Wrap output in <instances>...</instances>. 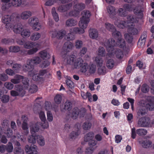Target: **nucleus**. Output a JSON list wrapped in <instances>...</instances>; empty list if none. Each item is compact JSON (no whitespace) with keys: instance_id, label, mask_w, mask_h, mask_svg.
<instances>
[{"instance_id":"64","label":"nucleus","mask_w":154,"mask_h":154,"mask_svg":"<svg viewBox=\"0 0 154 154\" xmlns=\"http://www.w3.org/2000/svg\"><path fill=\"white\" fill-rule=\"evenodd\" d=\"M83 45L82 42L79 40H77L75 43V46L76 48L79 49Z\"/></svg>"},{"instance_id":"34","label":"nucleus","mask_w":154,"mask_h":154,"mask_svg":"<svg viewBox=\"0 0 154 154\" xmlns=\"http://www.w3.org/2000/svg\"><path fill=\"white\" fill-rule=\"evenodd\" d=\"M95 62L97 66H101L103 63V60L101 56H98L96 57Z\"/></svg>"},{"instance_id":"26","label":"nucleus","mask_w":154,"mask_h":154,"mask_svg":"<svg viewBox=\"0 0 154 154\" xmlns=\"http://www.w3.org/2000/svg\"><path fill=\"white\" fill-rule=\"evenodd\" d=\"M72 103L69 100H67L64 105V109L68 111H70L72 108Z\"/></svg>"},{"instance_id":"51","label":"nucleus","mask_w":154,"mask_h":154,"mask_svg":"<svg viewBox=\"0 0 154 154\" xmlns=\"http://www.w3.org/2000/svg\"><path fill=\"white\" fill-rule=\"evenodd\" d=\"M5 133L8 138L11 137L13 134V131L10 128H7V130L5 131Z\"/></svg>"},{"instance_id":"56","label":"nucleus","mask_w":154,"mask_h":154,"mask_svg":"<svg viewBox=\"0 0 154 154\" xmlns=\"http://www.w3.org/2000/svg\"><path fill=\"white\" fill-rule=\"evenodd\" d=\"M80 11L81 10H71L69 12V15L75 17H77L79 14Z\"/></svg>"},{"instance_id":"16","label":"nucleus","mask_w":154,"mask_h":154,"mask_svg":"<svg viewBox=\"0 0 154 154\" xmlns=\"http://www.w3.org/2000/svg\"><path fill=\"white\" fill-rule=\"evenodd\" d=\"M89 35L90 38L93 39H96L98 36L97 30L94 28H91L89 30Z\"/></svg>"},{"instance_id":"2","label":"nucleus","mask_w":154,"mask_h":154,"mask_svg":"<svg viewBox=\"0 0 154 154\" xmlns=\"http://www.w3.org/2000/svg\"><path fill=\"white\" fill-rule=\"evenodd\" d=\"M112 35L117 39L116 44V45L120 48H124L126 46V42L124 39L122 38L121 34L120 32L116 31L112 32ZM106 48L110 54H112L114 53V47L116 46L115 41L114 39H111V41L108 40L107 43L105 44Z\"/></svg>"},{"instance_id":"41","label":"nucleus","mask_w":154,"mask_h":154,"mask_svg":"<svg viewBox=\"0 0 154 154\" xmlns=\"http://www.w3.org/2000/svg\"><path fill=\"white\" fill-rule=\"evenodd\" d=\"M21 67L22 66L20 64L14 63L12 69L15 72H18L20 70Z\"/></svg>"},{"instance_id":"54","label":"nucleus","mask_w":154,"mask_h":154,"mask_svg":"<svg viewBox=\"0 0 154 154\" xmlns=\"http://www.w3.org/2000/svg\"><path fill=\"white\" fill-rule=\"evenodd\" d=\"M119 11V14L121 16L126 17L128 15V11H132V10H118Z\"/></svg>"},{"instance_id":"46","label":"nucleus","mask_w":154,"mask_h":154,"mask_svg":"<svg viewBox=\"0 0 154 154\" xmlns=\"http://www.w3.org/2000/svg\"><path fill=\"white\" fill-rule=\"evenodd\" d=\"M65 82L68 88L72 89L74 87V83L70 79H66Z\"/></svg>"},{"instance_id":"44","label":"nucleus","mask_w":154,"mask_h":154,"mask_svg":"<svg viewBox=\"0 0 154 154\" xmlns=\"http://www.w3.org/2000/svg\"><path fill=\"white\" fill-rule=\"evenodd\" d=\"M13 39L11 38H4L2 39L1 42L3 44L8 45L12 42Z\"/></svg>"},{"instance_id":"21","label":"nucleus","mask_w":154,"mask_h":154,"mask_svg":"<svg viewBox=\"0 0 154 154\" xmlns=\"http://www.w3.org/2000/svg\"><path fill=\"white\" fill-rule=\"evenodd\" d=\"M32 15L31 12L29 11H26L22 12L20 15L21 18L23 19H26Z\"/></svg>"},{"instance_id":"48","label":"nucleus","mask_w":154,"mask_h":154,"mask_svg":"<svg viewBox=\"0 0 154 154\" xmlns=\"http://www.w3.org/2000/svg\"><path fill=\"white\" fill-rule=\"evenodd\" d=\"M16 90L20 92V93H21V95L22 96H23L26 93V91L24 90L22 86L20 85H17L16 88Z\"/></svg>"},{"instance_id":"53","label":"nucleus","mask_w":154,"mask_h":154,"mask_svg":"<svg viewBox=\"0 0 154 154\" xmlns=\"http://www.w3.org/2000/svg\"><path fill=\"white\" fill-rule=\"evenodd\" d=\"M116 10H108L109 17L112 19H115V15L116 14Z\"/></svg>"},{"instance_id":"35","label":"nucleus","mask_w":154,"mask_h":154,"mask_svg":"<svg viewBox=\"0 0 154 154\" xmlns=\"http://www.w3.org/2000/svg\"><path fill=\"white\" fill-rule=\"evenodd\" d=\"M37 141L39 144L41 146H43L45 144L44 138L42 136H37Z\"/></svg>"},{"instance_id":"63","label":"nucleus","mask_w":154,"mask_h":154,"mask_svg":"<svg viewBox=\"0 0 154 154\" xmlns=\"http://www.w3.org/2000/svg\"><path fill=\"white\" fill-rule=\"evenodd\" d=\"M8 78V75L5 73H3L0 74V80L3 81H6Z\"/></svg>"},{"instance_id":"31","label":"nucleus","mask_w":154,"mask_h":154,"mask_svg":"<svg viewBox=\"0 0 154 154\" xmlns=\"http://www.w3.org/2000/svg\"><path fill=\"white\" fill-rule=\"evenodd\" d=\"M66 31L62 29L57 32V38L59 39H62L65 35Z\"/></svg>"},{"instance_id":"11","label":"nucleus","mask_w":154,"mask_h":154,"mask_svg":"<svg viewBox=\"0 0 154 154\" xmlns=\"http://www.w3.org/2000/svg\"><path fill=\"white\" fill-rule=\"evenodd\" d=\"M14 32L20 34L24 38H27L30 35V32L28 29H23L22 25H17L13 29Z\"/></svg>"},{"instance_id":"28","label":"nucleus","mask_w":154,"mask_h":154,"mask_svg":"<svg viewBox=\"0 0 154 154\" xmlns=\"http://www.w3.org/2000/svg\"><path fill=\"white\" fill-rule=\"evenodd\" d=\"M41 37L40 34L38 32H35L32 33L30 36V39L32 41L38 40Z\"/></svg>"},{"instance_id":"24","label":"nucleus","mask_w":154,"mask_h":154,"mask_svg":"<svg viewBox=\"0 0 154 154\" xmlns=\"http://www.w3.org/2000/svg\"><path fill=\"white\" fill-rule=\"evenodd\" d=\"M79 129L77 128L76 131H73L70 134L69 137L70 139H75L77 138L80 133Z\"/></svg>"},{"instance_id":"47","label":"nucleus","mask_w":154,"mask_h":154,"mask_svg":"<svg viewBox=\"0 0 154 154\" xmlns=\"http://www.w3.org/2000/svg\"><path fill=\"white\" fill-rule=\"evenodd\" d=\"M62 97L59 94L56 95L54 98L55 102L57 104H60L61 102Z\"/></svg>"},{"instance_id":"15","label":"nucleus","mask_w":154,"mask_h":154,"mask_svg":"<svg viewBox=\"0 0 154 154\" xmlns=\"http://www.w3.org/2000/svg\"><path fill=\"white\" fill-rule=\"evenodd\" d=\"M146 34L147 32L146 31H144L142 34L137 43L139 47H143L144 45L147 37Z\"/></svg>"},{"instance_id":"6","label":"nucleus","mask_w":154,"mask_h":154,"mask_svg":"<svg viewBox=\"0 0 154 154\" xmlns=\"http://www.w3.org/2000/svg\"><path fill=\"white\" fill-rule=\"evenodd\" d=\"M41 60L38 57H36L27 61V63L23 66L24 69L26 71H32L34 68V64H39Z\"/></svg>"},{"instance_id":"30","label":"nucleus","mask_w":154,"mask_h":154,"mask_svg":"<svg viewBox=\"0 0 154 154\" xmlns=\"http://www.w3.org/2000/svg\"><path fill=\"white\" fill-rule=\"evenodd\" d=\"M115 63L112 59H109L106 63V66L109 69H112L114 66Z\"/></svg>"},{"instance_id":"62","label":"nucleus","mask_w":154,"mask_h":154,"mask_svg":"<svg viewBox=\"0 0 154 154\" xmlns=\"http://www.w3.org/2000/svg\"><path fill=\"white\" fill-rule=\"evenodd\" d=\"M136 134H137L136 129L134 127H133L131 129V138L133 139H135L136 137Z\"/></svg>"},{"instance_id":"55","label":"nucleus","mask_w":154,"mask_h":154,"mask_svg":"<svg viewBox=\"0 0 154 154\" xmlns=\"http://www.w3.org/2000/svg\"><path fill=\"white\" fill-rule=\"evenodd\" d=\"M22 81L24 85V87L25 89H27L28 88L29 86V80L28 78H23V79H22Z\"/></svg>"},{"instance_id":"3","label":"nucleus","mask_w":154,"mask_h":154,"mask_svg":"<svg viewBox=\"0 0 154 154\" xmlns=\"http://www.w3.org/2000/svg\"><path fill=\"white\" fill-rule=\"evenodd\" d=\"M135 14V16L131 15H129L127 18L128 20L132 23L131 26L130 25L128 29L129 34L132 35H137L138 33V29L134 27V23H137L139 21V19H142L143 17V11L142 10H133Z\"/></svg>"},{"instance_id":"25","label":"nucleus","mask_w":154,"mask_h":154,"mask_svg":"<svg viewBox=\"0 0 154 154\" xmlns=\"http://www.w3.org/2000/svg\"><path fill=\"white\" fill-rule=\"evenodd\" d=\"M72 47V44L69 41L65 42L63 46V49L66 52H68V49H71Z\"/></svg>"},{"instance_id":"8","label":"nucleus","mask_w":154,"mask_h":154,"mask_svg":"<svg viewBox=\"0 0 154 154\" xmlns=\"http://www.w3.org/2000/svg\"><path fill=\"white\" fill-rule=\"evenodd\" d=\"M39 129V127L38 122L33 125L30 128V131L32 134L31 136L29 137L28 141L29 143H35L36 141L37 136L36 132H37Z\"/></svg>"},{"instance_id":"32","label":"nucleus","mask_w":154,"mask_h":154,"mask_svg":"<svg viewBox=\"0 0 154 154\" xmlns=\"http://www.w3.org/2000/svg\"><path fill=\"white\" fill-rule=\"evenodd\" d=\"M79 113V109L77 108H74L72 113V118L74 119H76L77 118Z\"/></svg>"},{"instance_id":"36","label":"nucleus","mask_w":154,"mask_h":154,"mask_svg":"<svg viewBox=\"0 0 154 154\" xmlns=\"http://www.w3.org/2000/svg\"><path fill=\"white\" fill-rule=\"evenodd\" d=\"M38 90L37 86L34 84L31 85L29 89V91L31 93H34L36 92Z\"/></svg>"},{"instance_id":"42","label":"nucleus","mask_w":154,"mask_h":154,"mask_svg":"<svg viewBox=\"0 0 154 154\" xmlns=\"http://www.w3.org/2000/svg\"><path fill=\"white\" fill-rule=\"evenodd\" d=\"M130 25H127V23L125 21H121L118 24L117 26L119 28L121 29H123Z\"/></svg>"},{"instance_id":"49","label":"nucleus","mask_w":154,"mask_h":154,"mask_svg":"<svg viewBox=\"0 0 154 154\" xmlns=\"http://www.w3.org/2000/svg\"><path fill=\"white\" fill-rule=\"evenodd\" d=\"M39 54L41 58L44 59L48 57V53L45 50H43L39 52Z\"/></svg>"},{"instance_id":"38","label":"nucleus","mask_w":154,"mask_h":154,"mask_svg":"<svg viewBox=\"0 0 154 154\" xmlns=\"http://www.w3.org/2000/svg\"><path fill=\"white\" fill-rule=\"evenodd\" d=\"M98 56L101 57H104L105 55L106 52L104 48L100 47L98 50Z\"/></svg>"},{"instance_id":"57","label":"nucleus","mask_w":154,"mask_h":154,"mask_svg":"<svg viewBox=\"0 0 154 154\" xmlns=\"http://www.w3.org/2000/svg\"><path fill=\"white\" fill-rule=\"evenodd\" d=\"M1 101L3 103H6L8 102L9 100V97L7 95H3L2 97Z\"/></svg>"},{"instance_id":"4","label":"nucleus","mask_w":154,"mask_h":154,"mask_svg":"<svg viewBox=\"0 0 154 154\" xmlns=\"http://www.w3.org/2000/svg\"><path fill=\"white\" fill-rule=\"evenodd\" d=\"M19 18V16L16 15L15 13H13L10 16L7 15L2 17V21L6 24V28L14 29L18 24Z\"/></svg>"},{"instance_id":"5","label":"nucleus","mask_w":154,"mask_h":154,"mask_svg":"<svg viewBox=\"0 0 154 154\" xmlns=\"http://www.w3.org/2000/svg\"><path fill=\"white\" fill-rule=\"evenodd\" d=\"M24 47L27 49H29L26 51L25 50H21L20 52L22 55H32L37 52L40 48L41 45L38 43L32 42H26L24 44Z\"/></svg>"},{"instance_id":"33","label":"nucleus","mask_w":154,"mask_h":154,"mask_svg":"<svg viewBox=\"0 0 154 154\" xmlns=\"http://www.w3.org/2000/svg\"><path fill=\"white\" fill-rule=\"evenodd\" d=\"M136 133L139 136H143L146 134L147 131L144 129L139 128L136 130Z\"/></svg>"},{"instance_id":"23","label":"nucleus","mask_w":154,"mask_h":154,"mask_svg":"<svg viewBox=\"0 0 154 154\" xmlns=\"http://www.w3.org/2000/svg\"><path fill=\"white\" fill-rule=\"evenodd\" d=\"M115 54L116 57L119 59L122 58L124 57L123 51L119 49H116L115 51Z\"/></svg>"},{"instance_id":"59","label":"nucleus","mask_w":154,"mask_h":154,"mask_svg":"<svg viewBox=\"0 0 154 154\" xmlns=\"http://www.w3.org/2000/svg\"><path fill=\"white\" fill-rule=\"evenodd\" d=\"M50 65V62L48 60H45L40 64V66L42 68L47 67Z\"/></svg>"},{"instance_id":"29","label":"nucleus","mask_w":154,"mask_h":154,"mask_svg":"<svg viewBox=\"0 0 154 154\" xmlns=\"http://www.w3.org/2000/svg\"><path fill=\"white\" fill-rule=\"evenodd\" d=\"M105 25L106 29L109 31L112 32L116 31V28L113 24L108 23H106Z\"/></svg>"},{"instance_id":"27","label":"nucleus","mask_w":154,"mask_h":154,"mask_svg":"<svg viewBox=\"0 0 154 154\" xmlns=\"http://www.w3.org/2000/svg\"><path fill=\"white\" fill-rule=\"evenodd\" d=\"M140 143L143 147L148 148L151 146L152 142L150 140H146L143 141Z\"/></svg>"},{"instance_id":"60","label":"nucleus","mask_w":154,"mask_h":154,"mask_svg":"<svg viewBox=\"0 0 154 154\" xmlns=\"http://www.w3.org/2000/svg\"><path fill=\"white\" fill-rule=\"evenodd\" d=\"M141 91L143 93H146L149 91L148 87L147 84H143L141 88Z\"/></svg>"},{"instance_id":"40","label":"nucleus","mask_w":154,"mask_h":154,"mask_svg":"<svg viewBox=\"0 0 154 154\" xmlns=\"http://www.w3.org/2000/svg\"><path fill=\"white\" fill-rule=\"evenodd\" d=\"M13 146L11 142H9L7 145L6 146V150L8 152H11L13 151Z\"/></svg>"},{"instance_id":"12","label":"nucleus","mask_w":154,"mask_h":154,"mask_svg":"<svg viewBox=\"0 0 154 154\" xmlns=\"http://www.w3.org/2000/svg\"><path fill=\"white\" fill-rule=\"evenodd\" d=\"M29 24L32 27L33 29L35 31H38L41 28V25L39 23L38 18L34 17L30 18L29 20Z\"/></svg>"},{"instance_id":"52","label":"nucleus","mask_w":154,"mask_h":154,"mask_svg":"<svg viewBox=\"0 0 154 154\" xmlns=\"http://www.w3.org/2000/svg\"><path fill=\"white\" fill-rule=\"evenodd\" d=\"M14 154H22L23 151L20 147H17L14 148Z\"/></svg>"},{"instance_id":"18","label":"nucleus","mask_w":154,"mask_h":154,"mask_svg":"<svg viewBox=\"0 0 154 154\" xmlns=\"http://www.w3.org/2000/svg\"><path fill=\"white\" fill-rule=\"evenodd\" d=\"M23 76L19 75H16L14 76V78L11 79V82L14 84H18L20 82Z\"/></svg>"},{"instance_id":"61","label":"nucleus","mask_w":154,"mask_h":154,"mask_svg":"<svg viewBox=\"0 0 154 154\" xmlns=\"http://www.w3.org/2000/svg\"><path fill=\"white\" fill-rule=\"evenodd\" d=\"M39 117L42 122H45L46 118L44 112L43 111H41L39 114Z\"/></svg>"},{"instance_id":"19","label":"nucleus","mask_w":154,"mask_h":154,"mask_svg":"<svg viewBox=\"0 0 154 154\" xmlns=\"http://www.w3.org/2000/svg\"><path fill=\"white\" fill-rule=\"evenodd\" d=\"M146 113V109L144 107L140 108L137 111V118H140L141 116L145 115Z\"/></svg>"},{"instance_id":"43","label":"nucleus","mask_w":154,"mask_h":154,"mask_svg":"<svg viewBox=\"0 0 154 154\" xmlns=\"http://www.w3.org/2000/svg\"><path fill=\"white\" fill-rule=\"evenodd\" d=\"M74 8L77 10H84L85 8V5L84 3H79L76 4L74 6Z\"/></svg>"},{"instance_id":"39","label":"nucleus","mask_w":154,"mask_h":154,"mask_svg":"<svg viewBox=\"0 0 154 154\" xmlns=\"http://www.w3.org/2000/svg\"><path fill=\"white\" fill-rule=\"evenodd\" d=\"M125 39L128 43H131L133 41V37L128 33H125L124 34Z\"/></svg>"},{"instance_id":"10","label":"nucleus","mask_w":154,"mask_h":154,"mask_svg":"<svg viewBox=\"0 0 154 154\" xmlns=\"http://www.w3.org/2000/svg\"><path fill=\"white\" fill-rule=\"evenodd\" d=\"M47 73L46 69H41L39 70L38 74H35L32 71H29L28 74L32 76V79L35 81H41L43 80L42 76Z\"/></svg>"},{"instance_id":"7","label":"nucleus","mask_w":154,"mask_h":154,"mask_svg":"<svg viewBox=\"0 0 154 154\" xmlns=\"http://www.w3.org/2000/svg\"><path fill=\"white\" fill-rule=\"evenodd\" d=\"M74 66L75 69L80 68L81 71L82 72H85L88 69L89 66L88 64L84 62L83 60L81 58L77 59L74 64Z\"/></svg>"},{"instance_id":"45","label":"nucleus","mask_w":154,"mask_h":154,"mask_svg":"<svg viewBox=\"0 0 154 154\" xmlns=\"http://www.w3.org/2000/svg\"><path fill=\"white\" fill-rule=\"evenodd\" d=\"M98 69V73L100 75H104L106 74V68L104 66H99Z\"/></svg>"},{"instance_id":"50","label":"nucleus","mask_w":154,"mask_h":154,"mask_svg":"<svg viewBox=\"0 0 154 154\" xmlns=\"http://www.w3.org/2000/svg\"><path fill=\"white\" fill-rule=\"evenodd\" d=\"M91 123L89 122H85L82 125V128L85 130H87L91 128Z\"/></svg>"},{"instance_id":"9","label":"nucleus","mask_w":154,"mask_h":154,"mask_svg":"<svg viewBox=\"0 0 154 154\" xmlns=\"http://www.w3.org/2000/svg\"><path fill=\"white\" fill-rule=\"evenodd\" d=\"M10 0H2V10H7L12 5L14 7L20 6L22 3L21 0H13L11 3H9Z\"/></svg>"},{"instance_id":"58","label":"nucleus","mask_w":154,"mask_h":154,"mask_svg":"<svg viewBox=\"0 0 154 154\" xmlns=\"http://www.w3.org/2000/svg\"><path fill=\"white\" fill-rule=\"evenodd\" d=\"M52 14L55 21L56 22H58L59 20V17L56 11V10H52Z\"/></svg>"},{"instance_id":"22","label":"nucleus","mask_w":154,"mask_h":154,"mask_svg":"<svg viewBox=\"0 0 154 154\" xmlns=\"http://www.w3.org/2000/svg\"><path fill=\"white\" fill-rule=\"evenodd\" d=\"M94 136V133L92 131L90 132L85 135L84 137V140L86 142H88L90 140H92Z\"/></svg>"},{"instance_id":"1","label":"nucleus","mask_w":154,"mask_h":154,"mask_svg":"<svg viewBox=\"0 0 154 154\" xmlns=\"http://www.w3.org/2000/svg\"><path fill=\"white\" fill-rule=\"evenodd\" d=\"M82 17L80 18V21L79 22V25L80 28L74 27L71 29L70 30L71 33H68L67 35L65 37L67 41L72 40L75 39V36L72 33L82 34L85 32L84 29H85L88 24L90 21V17L91 14L89 10H84L82 12Z\"/></svg>"},{"instance_id":"17","label":"nucleus","mask_w":154,"mask_h":154,"mask_svg":"<svg viewBox=\"0 0 154 154\" xmlns=\"http://www.w3.org/2000/svg\"><path fill=\"white\" fill-rule=\"evenodd\" d=\"M148 98L149 99V102L146 104V106L149 110H154V97L149 96Z\"/></svg>"},{"instance_id":"13","label":"nucleus","mask_w":154,"mask_h":154,"mask_svg":"<svg viewBox=\"0 0 154 154\" xmlns=\"http://www.w3.org/2000/svg\"><path fill=\"white\" fill-rule=\"evenodd\" d=\"M150 122V120L148 117H142L139 118L137 124L139 127H146L148 126Z\"/></svg>"},{"instance_id":"14","label":"nucleus","mask_w":154,"mask_h":154,"mask_svg":"<svg viewBox=\"0 0 154 154\" xmlns=\"http://www.w3.org/2000/svg\"><path fill=\"white\" fill-rule=\"evenodd\" d=\"M25 150L27 154H36L37 153V146L34 145L30 146L26 145L25 147Z\"/></svg>"},{"instance_id":"37","label":"nucleus","mask_w":154,"mask_h":154,"mask_svg":"<svg viewBox=\"0 0 154 154\" xmlns=\"http://www.w3.org/2000/svg\"><path fill=\"white\" fill-rule=\"evenodd\" d=\"M76 24V22L72 19H69L66 22V25L69 26H75Z\"/></svg>"},{"instance_id":"20","label":"nucleus","mask_w":154,"mask_h":154,"mask_svg":"<svg viewBox=\"0 0 154 154\" xmlns=\"http://www.w3.org/2000/svg\"><path fill=\"white\" fill-rule=\"evenodd\" d=\"M9 51L11 52L17 53L19 52V53L22 55L20 52L21 50L20 48L17 46H12L9 48Z\"/></svg>"}]
</instances>
